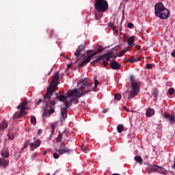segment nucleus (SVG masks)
Returning a JSON list of instances; mask_svg holds the SVG:
<instances>
[{"mask_svg":"<svg viewBox=\"0 0 175 175\" xmlns=\"http://www.w3.org/2000/svg\"><path fill=\"white\" fill-rule=\"evenodd\" d=\"M78 86L80 87L77 89H74L70 92H66L65 95L56 94V98L60 102H65L66 107L61 109V122H65V120L68 117V109L72 106V103L75 102V99L81 98V96L88 94V92H92L94 91L92 83H88L87 79H80L78 83Z\"/></svg>","mask_w":175,"mask_h":175,"instance_id":"obj_1","label":"nucleus"},{"mask_svg":"<svg viewBox=\"0 0 175 175\" xmlns=\"http://www.w3.org/2000/svg\"><path fill=\"white\" fill-rule=\"evenodd\" d=\"M59 84V75L58 72L54 74L53 77L52 79V81L49 85V88L47 89L46 93L44 96V116L46 114H49V116H51L54 113V109L55 107V100H51L50 98L53 96V93L55 91V87Z\"/></svg>","mask_w":175,"mask_h":175,"instance_id":"obj_2","label":"nucleus"},{"mask_svg":"<svg viewBox=\"0 0 175 175\" xmlns=\"http://www.w3.org/2000/svg\"><path fill=\"white\" fill-rule=\"evenodd\" d=\"M154 14L157 17H159L161 20H167L170 16V11L165 8L163 3L159 2L154 5Z\"/></svg>","mask_w":175,"mask_h":175,"instance_id":"obj_3","label":"nucleus"},{"mask_svg":"<svg viewBox=\"0 0 175 175\" xmlns=\"http://www.w3.org/2000/svg\"><path fill=\"white\" fill-rule=\"evenodd\" d=\"M130 80L131 83L132 90L129 93L128 99H133V98H135V96H136V95H137V94L139 92V83L135 81V77L133 75L131 76Z\"/></svg>","mask_w":175,"mask_h":175,"instance_id":"obj_4","label":"nucleus"},{"mask_svg":"<svg viewBox=\"0 0 175 175\" xmlns=\"http://www.w3.org/2000/svg\"><path fill=\"white\" fill-rule=\"evenodd\" d=\"M94 8L98 12H105L109 9V3L106 0H96Z\"/></svg>","mask_w":175,"mask_h":175,"instance_id":"obj_5","label":"nucleus"},{"mask_svg":"<svg viewBox=\"0 0 175 175\" xmlns=\"http://www.w3.org/2000/svg\"><path fill=\"white\" fill-rule=\"evenodd\" d=\"M94 51L92 50H89L87 51V54H88V57L83 60V62L81 63L80 64H79V67H83L85 66V65H87V64H88L91 59H92V57H94L92 53L91 54V53H93Z\"/></svg>","mask_w":175,"mask_h":175,"instance_id":"obj_6","label":"nucleus"},{"mask_svg":"<svg viewBox=\"0 0 175 175\" xmlns=\"http://www.w3.org/2000/svg\"><path fill=\"white\" fill-rule=\"evenodd\" d=\"M60 146L62 148L56 150L57 152H59V155H64V154H68L69 152H72L71 149L65 148V144H64V143H61Z\"/></svg>","mask_w":175,"mask_h":175,"instance_id":"obj_7","label":"nucleus"},{"mask_svg":"<svg viewBox=\"0 0 175 175\" xmlns=\"http://www.w3.org/2000/svg\"><path fill=\"white\" fill-rule=\"evenodd\" d=\"M31 107V103L27 100H23V116L28 114L27 110H29Z\"/></svg>","mask_w":175,"mask_h":175,"instance_id":"obj_8","label":"nucleus"},{"mask_svg":"<svg viewBox=\"0 0 175 175\" xmlns=\"http://www.w3.org/2000/svg\"><path fill=\"white\" fill-rule=\"evenodd\" d=\"M16 108L20 109V110L15 112L14 115L12 116V118H21V117H23V103H21Z\"/></svg>","mask_w":175,"mask_h":175,"instance_id":"obj_9","label":"nucleus"},{"mask_svg":"<svg viewBox=\"0 0 175 175\" xmlns=\"http://www.w3.org/2000/svg\"><path fill=\"white\" fill-rule=\"evenodd\" d=\"M41 144L40 139H37L34 142L30 144V148L31 151H35L38 147H39Z\"/></svg>","mask_w":175,"mask_h":175,"instance_id":"obj_10","label":"nucleus"},{"mask_svg":"<svg viewBox=\"0 0 175 175\" xmlns=\"http://www.w3.org/2000/svg\"><path fill=\"white\" fill-rule=\"evenodd\" d=\"M103 58H105V59H107V61H110V59L111 58L110 57V55L109 53H107L105 55H103L99 56L98 58L95 59L93 62H94V64H98V62H99V61L100 59H102Z\"/></svg>","mask_w":175,"mask_h":175,"instance_id":"obj_11","label":"nucleus"},{"mask_svg":"<svg viewBox=\"0 0 175 175\" xmlns=\"http://www.w3.org/2000/svg\"><path fill=\"white\" fill-rule=\"evenodd\" d=\"M84 50H85V45L84 44H81L77 48L76 52L75 53V55L78 59L79 57H80V53H81V51H84Z\"/></svg>","mask_w":175,"mask_h":175,"instance_id":"obj_12","label":"nucleus"},{"mask_svg":"<svg viewBox=\"0 0 175 175\" xmlns=\"http://www.w3.org/2000/svg\"><path fill=\"white\" fill-rule=\"evenodd\" d=\"M0 166L3 167V169L9 166V160L5 158H0Z\"/></svg>","mask_w":175,"mask_h":175,"instance_id":"obj_13","label":"nucleus"},{"mask_svg":"<svg viewBox=\"0 0 175 175\" xmlns=\"http://www.w3.org/2000/svg\"><path fill=\"white\" fill-rule=\"evenodd\" d=\"M1 155L3 158H9V150L8 148H3L1 151Z\"/></svg>","mask_w":175,"mask_h":175,"instance_id":"obj_14","label":"nucleus"},{"mask_svg":"<svg viewBox=\"0 0 175 175\" xmlns=\"http://www.w3.org/2000/svg\"><path fill=\"white\" fill-rule=\"evenodd\" d=\"M111 68L115 70H118L121 68V65L117 61H113L111 62Z\"/></svg>","mask_w":175,"mask_h":175,"instance_id":"obj_15","label":"nucleus"},{"mask_svg":"<svg viewBox=\"0 0 175 175\" xmlns=\"http://www.w3.org/2000/svg\"><path fill=\"white\" fill-rule=\"evenodd\" d=\"M158 165H148L146 167L148 173H152V172H157V168Z\"/></svg>","mask_w":175,"mask_h":175,"instance_id":"obj_16","label":"nucleus"},{"mask_svg":"<svg viewBox=\"0 0 175 175\" xmlns=\"http://www.w3.org/2000/svg\"><path fill=\"white\" fill-rule=\"evenodd\" d=\"M156 172L157 173H159L160 174H163V175L167 174V170H166V169H165L159 165H157Z\"/></svg>","mask_w":175,"mask_h":175,"instance_id":"obj_17","label":"nucleus"},{"mask_svg":"<svg viewBox=\"0 0 175 175\" xmlns=\"http://www.w3.org/2000/svg\"><path fill=\"white\" fill-rule=\"evenodd\" d=\"M127 43L130 47L135 46V36H132L131 37L129 38L127 40Z\"/></svg>","mask_w":175,"mask_h":175,"instance_id":"obj_18","label":"nucleus"},{"mask_svg":"<svg viewBox=\"0 0 175 175\" xmlns=\"http://www.w3.org/2000/svg\"><path fill=\"white\" fill-rule=\"evenodd\" d=\"M155 114V110L154 109L149 108L147 109L146 116V117H152Z\"/></svg>","mask_w":175,"mask_h":175,"instance_id":"obj_19","label":"nucleus"},{"mask_svg":"<svg viewBox=\"0 0 175 175\" xmlns=\"http://www.w3.org/2000/svg\"><path fill=\"white\" fill-rule=\"evenodd\" d=\"M164 117H165V118H166L167 120L170 121V122H174V121H175V117L170 114L164 113Z\"/></svg>","mask_w":175,"mask_h":175,"instance_id":"obj_20","label":"nucleus"},{"mask_svg":"<svg viewBox=\"0 0 175 175\" xmlns=\"http://www.w3.org/2000/svg\"><path fill=\"white\" fill-rule=\"evenodd\" d=\"M8 126V123L7 122L6 120H3L1 124H0V131H5L6 128Z\"/></svg>","mask_w":175,"mask_h":175,"instance_id":"obj_21","label":"nucleus"},{"mask_svg":"<svg viewBox=\"0 0 175 175\" xmlns=\"http://www.w3.org/2000/svg\"><path fill=\"white\" fill-rule=\"evenodd\" d=\"M103 50H105L103 46L99 45L97 46V50L93 52L92 54L95 57L96 54H99V53H100L101 51H103Z\"/></svg>","mask_w":175,"mask_h":175,"instance_id":"obj_22","label":"nucleus"},{"mask_svg":"<svg viewBox=\"0 0 175 175\" xmlns=\"http://www.w3.org/2000/svg\"><path fill=\"white\" fill-rule=\"evenodd\" d=\"M135 161H136V162H138V163H139V165L143 164V159L140 156H135Z\"/></svg>","mask_w":175,"mask_h":175,"instance_id":"obj_23","label":"nucleus"},{"mask_svg":"<svg viewBox=\"0 0 175 175\" xmlns=\"http://www.w3.org/2000/svg\"><path fill=\"white\" fill-rule=\"evenodd\" d=\"M128 51V48L123 49L120 52H119L117 55V57H122L125 53Z\"/></svg>","mask_w":175,"mask_h":175,"instance_id":"obj_24","label":"nucleus"},{"mask_svg":"<svg viewBox=\"0 0 175 175\" xmlns=\"http://www.w3.org/2000/svg\"><path fill=\"white\" fill-rule=\"evenodd\" d=\"M7 136L9 139V140H13V139H14V137H16V134L12 133V132H9L8 134H7Z\"/></svg>","mask_w":175,"mask_h":175,"instance_id":"obj_25","label":"nucleus"},{"mask_svg":"<svg viewBox=\"0 0 175 175\" xmlns=\"http://www.w3.org/2000/svg\"><path fill=\"white\" fill-rule=\"evenodd\" d=\"M117 131L118 133H122V132H124V124H118L117 126Z\"/></svg>","mask_w":175,"mask_h":175,"instance_id":"obj_26","label":"nucleus"},{"mask_svg":"<svg viewBox=\"0 0 175 175\" xmlns=\"http://www.w3.org/2000/svg\"><path fill=\"white\" fill-rule=\"evenodd\" d=\"M30 122L33 125H36V117H35L34 116H30Z\"/></svg>","mask_w":175,"mask_h":175,"instance_id":"obj_27","label":"nucleus"},{"mask_svg":"<svg viewBox=\"0 0 175 175\" xmlns=\"http://www.w3.org/2000/svg\"><path fill=\"white\" fill-rule=\"evenodd\" d=\"M14 157L15 158V159H18V158H20V157H21V152H15L14 154Z\"/></svg>","mask_w":175,"mask_h":175,"instance_id":"obj_28","label":"nucleus"},{"mask_svg":"<svg viewBox=\"0 0 175 175\" xmlns=\"http://www.w3.org/2000/svg\"><path fill=\"white\" fill-rule=\"evenodd\" d=\"M115 100H121V94L120 93H117L114 96Z\"/></svg>","mask_w":175,"mask_h":175,"instance_id":"obj_29","label":"nucleus"},{"mask_svg":"<svg viewBox=\"0 0 175 175\" xmlns=\"http://www.w3.org/2000/svg\"><path fill=\"white\" fill-rule=\"evenodd\" d=\"M38 156V153L37 152H33L31 155V159L32 161H35V159H36V157Z\"/></svg>","mask_w":175,"mask_h":175,"instance_id":"obj_30","label":"nucleus"},{"mask_svg":"<svg viewBox=\"0 0 175 175\" xmlns=\"http://www.w3.org/2000/svg\"><path fill=\"white\" fill-rule=\"evenodd\" d=\"M168 92L170 95H173L174 94V88H170V90H168Z\"/></svg>","mask_w":175,"mask_h":175,"instance_id":"obj_31","label":"nucleus"},{"mask_svg":"<svg viewBox=\"0 0 175 175\" xmlns=\"http://www.w3.org/2000/svg\"><path fill=\"white\" fill-rule=\"evenodd\" d=\"M81 150H82V151H83V152H88V149H87V147H85V146H83L81 147Z\"/></svg>","mask_w":175,"mask_h":175,"instance_id":"obj_32","label":"nucleus"},{"mask_svg":"<svg viewBox=\"0 0 175 175\" xmlns=\"http://www.w3.org/2000/svg\"><path fill=\"white\" fill-rule=\"evenodd\" d=\"M53 158L55 159H58V158H59V154H58V153H53Z\"/></svg>","mask_w":175,"mask_h":175,"instance_id":"obj_33","label":"nucleus"},{"mask_svg":"<svg viewBox=\"0 0 175 175\" xmlns=\"http://www.w3.org/2000/svg\"><path fill=\"white\" fill-rule=\"evenodd\" d=\"M96 20H99L102 17V14H95Z\"/></svg>","mask_w":175,"mask_h":175,"instance_id":"obj_34","label":"nucleus"},{"mask_svg":"<svg viewBox=\"0 0 175 175\" xmlns=\"http://www.w3.org/2000/svg\"><path fill=\"white\" fill-rule=\"evenodd\" d=\"M152 68V64H146V69L150 70V69H151Z\"/></svg>","mask_w":175,"mask_h":175,"instance_id":"obj_35","label":"nucleus"},{"mask_svg":"<svg viewBox=\"0 0 175 175\" xmlns=\"http://www.w3.org/2000/svg\"><path fill=\"white\" fill-rule=\"evenodd\" d=\"M99 85V81L96 79L94 80V87H98Z\"/></svg>","mask_w":175,"mask_h":175,"instance_id":"obj_36","label":"nucleus"},{"mask_svg":"<svg viewBox=\"0 0 175 175\" xmlns=\"http://www.w3.org/2000/svg\"><path fill=\"white\" fill-rule=\"evenodd\" d=\"M50 126H51V128H52V132H54V129L55 128V126L54 125V124H53V123L51 124Z\"/></svg>","mask_w":175,"mask_h":175,"instance_id":"obj_37","label":"nucleus"},{"mask_svg":"<svg viewBox=\"0 0 175 175\" xmlns=\"http://www.w3.org/2000/svg\"><path fill=\"white\" fill-rule=\"evenodd\" d=\"M128 27H129V28H133V23H128Z\"/></svg>","mask_w":175,"mask_h":175,"instance_id":"obj_38","label":"nucleus"},{"mask_svg":"<svg viewBox=\"0 0 175 175\" xmlns=\"http://www.w3.org/2000/svg\"><path fill=\"white\" fill-rule=\"evenodd\" d=\"M103 64H104L105 68H106V66H107V65H109V64L107 63V61H106V60H103Z\"/></svg>","mask_w":175,"mask_h":175,"instance_id":"obj_39","label":"nucleus"},{"mask_svg":"<svg viewBox=\"0 0 175 175\" xmlns=\"http://www.w3.org/2000/svg\"><path fill=\"white\" fill-rule=\"evenodd\" d=\"M41 102H43V99H39L37 103H36V105H39Z\"/></svg>","mask_w":175,"mask_h":175,"instance_id":"obj_40","label":"nucleus"},{"mask_svg":"<svg viewBox=\"0 0 175 175\" xmlns=\"http://www.w3.org/2000/svg\"><path fill=\"white\" fill-rule=\"evenodd\" d=\"M42 132H43V130L38 129L37 133H38V135H40Z\"/></svg>","mask_w":175,"mask_h":175,"instance_id":"obj_41","label":"nucleus"},{"mask_svg":"<svg viewBox=\"0 0 175 175\" xmlns=\"http://www.w3.org/2000/svg\"><path fill=\"white\" fill-rule=\"evenodd\" d=\"M57 142H61V134H59L57 137Z\"/></svg>","mask_w":175,"mask_h":175,"instance_id":"obj_42","label":"nucleus"},{"mask_svg":"<svg viewBox=\"0 0 175 175\" xmlns=\"http://www.w3.org/2000/svg\"><path fill=\"white\" fill-rule=\"evenodd\" d=\"M72 65H73V63L68 64L67 65L68 69H70V68H72Z\"/></svg>","mask_w":175,"mask_h":175,"instance_id":"obj_43","label":"nucleus"},{"mask_svg":"<svg viewBox=\"0 0 175 175\" xmlns=\"http://www.w3.org/2000/svg\"><path fill=\"white\" fill-rule=\"evenodd\" d=\"M171 55H172V57H175V51L172 52Z\"/></svg>","mask_w":175,"mask_h":175,"instance_id":"obj_44","label":"nucleus"},{"mask_svg":"<svg viewBox=\"0 0 175 175\" xmlns=\"http://www.w3.org/2000/svg\"><path fill=\"white\" fill-rule=\"evenodd\" d=\"M137 61H139V59H133L132 62H137Z\"/></svg>","mask_w":175,"mask_h":175,"instance_id":"obj_45","label":"nucleus"},{"mask_svg":"<svg viewBox=\"0 0 175 175\" xmlns=\"http://www.w3.org/2000/svg\"><path fill=\"white\" fill-rule=\"evenodd\" d=\"M28 147V142H26L24 146V148H27Z\"/></svg>","mask_w":175,"mask_h":175,"instance_id":"obj_46","label":"nucleus"},{"mask_svg":"<svg viewBox=\"0 0 175 175\" xmlns=\"http://www.w3.org/2000/svg\"><path fill=\"white\" fill-rule=\"evenodd\" d=\"M47 152H48L47 150H45V151H44V152H43V155H46V154H47Z\"/></svg>","mask_w":175,"mask_h":175,"instance_id":"obj_47","label":"nucleus"},{"mask_svg":"<svg viewBox=\"0 0 175 175\" xmlns=\"http://www.w3.org/2000/svg\"><path fill=\"white\" fill-rule=\"evenodd\" d=\"M51 72H53V68L51 70V71L48 73V76H50L51 75Z\"/></svg>","mask_w":175,"mask_h":175,"instance_id":"obj_48","label":"nucleus"},{"mask_svg":"<svg viewBox=\"0 0 175 175\" xmlns=\"http://www.w3.org/2000/svg\"><path fill=\"white\" fill-rule=\"evenodd\" d=\"M103 113H107V109H103Z\"/></svg>","mask_w":175,"mask_h":175,"instance_id":"obj_49","label":"nucleus"},{"mask_svg":"<svg viewBox=\"0 0 175 175\" xmlns=\"http://www.w3.org/2000/svg\"><path fill=\"white\" fill-rule=\"evenodd\" d=\"M157 96H158V94H157V92H154V98H157Z\"/></svg>","mask_w":175,"mask_h":175,"instance_id":"obj_50","label":"nucleus"},{"mask_svg":"<svg viewBox=\"0 0 175 175\" xmlns=\"http://www.w3.org/2000/svg\"><path fill=\"white\" fill-rule=\"evenodd\" d=\"M53 32H54V30L51 31V33H53Z\"/></svg>","mask_w":175,"mask_h":175,"instance_id":"obj_51","label":"nucleus"},{"mask_svg":"<svg viewBox=\"0 0 175 175\" xmlns=\"http://www.w3.org/2000/svg\"><path fill=\"white\" fill-rule=\"evenodd\" d=\"M120 46H121V45H118V46H116V49H118V47H120Z\"/></svg>","mask_w":175,"mask_h":175,"instance_id":"obj_52","label":"nucleus"},{"mask_svg":"<svg viewBox=\"0 0 175 175\" xmlns=\"http://www.w3.org/2000/svg\"><path fill=\"white\" fill-rule=\"evenodd\" d=\"M125 2H129V0H124Z\"/></svg>","mask_w":175,"mask_h":175,"instance_id":"obj_53","label":"nucleus"},{"mask_svg":"<svg viewBox=\"0 0 175 175\" xmlns=\"http://www.w3.org/2000/svg\"><path fill=\"white\" fill-rule=\"evenodd\" d=\"M66 59H70V58H69V57H66Z\"/></svg>","mask_w":175,"mask_h":175,"instance_id":"obj_54","label":"nucleus"},{"mask_svg":"<svg viewBox=\"0 0 175 175\" xmlns=\"http://www.w3.org/2000/svg\"><path fill=\"white\" fill-rule=\"evenodd\" d=\"M46 175H51L50 173L46 174Z\"/></svg>","mask_w":175,"mask_h":175,"instance_id":"obj_55","label":"nucleus"}]
</instances>
